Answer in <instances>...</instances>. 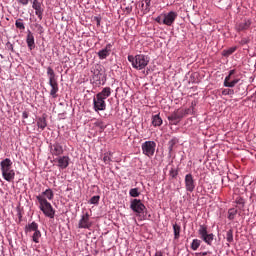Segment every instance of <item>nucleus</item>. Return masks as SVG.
<instances>
[{
    "mask_svg": "<svg viewBox=\"0 0 256 256\" xmlns=\"http://www.w3.org/2000/svg\"><path fill=\"white\" fill-rule=\"evenodd\" d=\"M6 49H8V51H12V53L15 52V50L13 48V44H11V42L6 43Z\"/></svg>",
    "mask_w": 256,
    "mask_h": 256,
    "instance_id": "58836bf2",
    "label": "nucleus"
},
{
    "mask_svg": "<svg viewBox=\"0 0 256 256\" xmlns=\"http://www.w3.org/2000/svg\"><path fill=\"white\" fill-rule=\"evenodd\" d=\"M36 199L39 203V209L45 215V217H49V219L55 218V209L53 206L47 201V198L43 196H36Z\"/></svg>",
    "mask_w": 256,
    "mask_h": 256,
    "instance_id": "20e7f679",
    "label": "nucleus"
},
{
    "mask_svg": "<svg viewBox=\"0 0 256 256\" xmlns=\"http://www.w3.org/2000/svg\"><path fill=\"white\" fill-rule=\"evenodd\" d=\"M170 175H171V177H172L173 179H175V177H177V171L171 170V171H170Z\"/></svg>",
    "mask_w": 256,
    "mask_h": 256,
    "instance_id": "a19ab883",
    "label": "nucleus"
},
{
    "mask_svg": "<svg viewBox=\"0 0 256 256\" xmlns=\"http://www.w3.org/2000/svg\"><path fill=\"white\" fill-rule=\"evenodd\" d=\"M154 256H163V252L157 251V252L154 254Z\"/></svg>",
    "mask_w": 256,
    "mask_h": 256,
    "instance_id": "09e8293b",
    "label": "nucleus"
},
{
    "mask_svg": "<svg viewBox=\"0 0 256 256\" xmlns=\"http://www.w3.org/2000/svg\"><path fill=\"white\" fill-rule=\"evenodd\" d=\"M130 197H139L141 195V192H139V188H132L129 191Z\"/></svg>",
    "mask_w": 256,
    "mask_h": 256,
    "instance_id": "473e14b6",
    "label": "nucleus"
},
{
    "mask_svg": "<svg viewBox=\"0 0 256 256\" xmlns=\"http://www.w3.org/2000/svg\"><path fill=\"white\" fill-rule=\"evenodd\" d=\"M111 93H113V90H111V87H105L102 89L101 92L96 94L97 97H100V99H107L108 97H111Z\"/></svg>",
    "mask_w": 256,
    "mask_h": 256,
    "instance_id": "aec40b11",
    "label": "nucleus"
},
{
    "mask_svg": "<svg viewBox=\"0 0 256 256\" xmlns=\"http://www.w3.org/2000/svg\"><path fill=\"white\" fill-rule=\"evenodd\" d=\"M39 239H41V231L40 230H36L33 235H32V241L34 243H39Z\"/></svg>",
    "mask_w": 256,
    "mask_h": 256,
    "instance_id": "7c9ffc66",
    "label": "nucleus"
},
{
    "mask_svg": "<svg viewBox=\"0 0 256 256\" xmlns=\"http://www.w3.org/2000/svg\"><path fill=\"white\" fill-rule=\"evenodd\" d=\"M38 196H43L44 199H48V201H53V197H55V194L53 193V190L51 188L46 189L42 194H39Z\"/></svg>",
    "mask_w": 256,
    "mask_h": 256,
    "instance_id": "5701e85b",
    "label": "nucleus"
},
{
    "mask_svg": "<svg viewBox=\"0 0 256 256\" xmlns=\"http://www.w3.org/2000/svg\"><path fill=\"white\" fill-rule=\"evenodd\" d=\"M111 157H113V152L104 153L103 162L105 163V165H109V163H111Z\"/></svg>",
    "mask_w": 256,
    "mask_h": 256,
    "instance_id": "cd10ccee",
    "label": "nucleus"
},
{
    "mask_svg": "<svg viewBox=\"0 0 256 256\" xmlns=\"http://www.w3.org/2000/svg\"><path fill=\"white\" fill-rule=\"evenodd\" d=\"M99 199H101V197H99V196H93V197L90 199L91 205H97V203H99Z\"/></svg>",
    "mask_w": 256,
    "mask_h": 256,
    "instance_id": "e433bc0d",
    "label": "nucleus"
},
{
    "mask_svg": "<svg viewBox=\"0 0 256 256\" xmlns=\"http://www.w3.org/2000/svg\"><path fill=\"white\" fill-rule=\"evenodd\" d=\"M146 8L144 9V13H149L151 11V0H145Z\"/></svg>",
    "mask_w": 256,
    "mask_h": 256,
    "instance_id": "c9c22d12",
    "label": "nucleus"
},
{
    "mask_svg": "<svg viewBox=\"0 0 256 256\" xmlns=\"http://www.w3.org/2000/svg\"><path fill=\"white\" fill-rule=\"evenodd\" d=\"M18 3H20L21 5H28L29 4V0H17Z\"/></svg>",
    "mask_w": 256,
    "mask_h": 256,
    "instance_id": "ea45409f",
    "label": "nucleus"
},
{
    "mask_svg": "<svg viewBox=\"0 0 256 256\" xmlns=\"http://www.w3.org/2000/svg\"><path fill=\"white\" fill-rule=\"evenodd\" d=\"M175 145H177V140L175 138L171 139L168 142V151H169V153L173 152V148L175 147Z\"/></svg>",
    "mask_w": 256,
    "mask_h": 256,
    "instance_id": "2f4dec72",
    "label": "nucleus"
},
{
    "mask_svg": "<svg viewBox=\"0 0 256 256\" xmlns=\"http://www.w3.org/2000/svg\"><path fill=\"white\" fill-rule=\"evenodd\" d=\"M91 221L89 220V213H85L82 215L81 219L79 220L78 223V228L79 229H90L91 227Z\"/></svg>",
    "mask_w": 256,
    "mask_h": 256,
    "instance_id": "2eb2a0df",
    "label": "nucleus"
},
{
    "mask_svg": "<svg viewBox=\"0 0 256 256\" xmlns=\"http://www.w3.org/2000/svg\"><path fill=\"white\" fill-rule=\"evenodd\" d=\"M130 209L134 211V213H137V215H141V213H144L145 209V204L141 202L139 199H133L130 204Z\"/></svg>",
    "mask_w": 256,
    "mask_h": 256,
    "instance_id": "6e6552de",
    "label": "nucleus"
},
{
    "mask_svg": "<svg viewBox=\"0 0 256 256\" xmlns=\"http://www.w3.org/2000/svg\"><path fill=\"white\" fill-rule=\"evenodd\" d=\"M129 63H132V67L134 69H138V71H141V69H145L147 65H149L150 58L147 55L138 54L135 57L132 55L128 56Z\"/></svg>",
    "mask_w": 256,
    "mask_h": 256,
    "instance_id": "7ed1b4c3",
    "label": "nucleus"
},
{
    "mask_svg": "<svg viewBox=\"0 0 256 256\" xmlns=\"http://www.w3.org/2000/svg\"><path fill=\"white\" fill-rule=\"evenodd\" d=\"M25 233H31L32 231H39V224L36 222H32L30 224H27L24 229Z\"/></svg>",
    "mask_w": 256,
    "mask_h": 256,
    "instance_id": "4be33fe9",
    "label": "nucleus"
},
{
    "mask_svg": "<svg viewBox=\"0 0 256 256\" xmlns=\"http://www.w3.org/2000/svg\"><path fill=\"white\" fill-rule=\"evenodd\" d=\"M185 189L188 193H193L195 191V178H193V174H186L184 178Z\"/></svg>",
    "mask_w": 256,
    "mask_h": 256,
    "instance_id": "9d476101",
    "label": "nucleus"
},
{
    "mask_svg": "<svg viewBox=\"0 0 256 256\" xmlns=\"http://www.w3.org/2000/svg\"><path fill=\"white\" fill-rule=\"evenodd\" d=\"M236 216H237V209L231 208V209L228 210V219H229V221H233V219H235Z\"/></svg>",
    "mask_w": 256,
    "mask_h": 256,
    "instance_id": "c756f323",
    "label": "nucleus"
},
{
    "mask_svg": "<svg viewBox=\"0 0 256 256\" xmlns=\"http://www.w3.org/2000/svg\"><path fill=\"white\" fill-rule=\"evenodd\" d=\"M157 143L155 141H146L142 144V153L146 157H153L155 155V148Z\"/></svg>",
    "mask_w": 256,
    "mask_h": 256,
    "instance_id": "423d86ee",
    "label": "nucleus"
},
{
    "mask_svg": "<svg viewBox=\"0 0 256 256\" xmlns=\"http://www.w3.org/2000/svg\"><path fill=\"white\" fill-rule=\"evenodd\" d=\"M58 167L60 169H67L69 167V156H62L57 159Z\"/></svg>",
    "mask_w": 256,
    "mask_h": 256,
    "instance_id": "412c9836",
    "label": "nucleus"
},
{
    "mask_svg": "<svg viewBox=\"0 0 256 256\" xmlns=\"http://www.w3.org/2000/svg\"><path fill=\"white\" fill-rule=\"evenodd\" d=\"M242 43H247V41H245V40H242Z\"/></svg>",
    "mask_w": 256,
    "mask_h": 256,
    "instance_id": "8fccbe9b",
    "label": "nucleus"
},
{
    "mask_svg": "<svg viewBox=\"0 0 256 256\" xmlns=\"http://www.w3.org/2000/svg\"><path fill=\"white\" fill-rule=\"evenodd\" d=\"M237 51V46H234V47H230L226 50H223L222 51V55L223 57H230V55H233V53Z\"/></svg>",
    "mask_w": 256,
    "mask_h": 256,
    "instance_id": "a878e982",
    "label": "nucleus"
},
{
    "mask_svg": "<svg viewBox=\"0 0 256 256\" xmlns=\"http://www.w3.org/2000/svg\"><path fill=\"white\" fill-rule=\"evenodd\" d=\"M15 25L17 29H20L21 31L25 30V24H23V20L21 19L16 20Z\"/></svg>",
    "mask_w": 256,
    "mask_h": 256,
    "instance_id": "f704fd0d",
    "label": "nucleus"
},
{
    "mask_svg": "<svg viewBox=\"0 0 256 256\" xmlns=\"http://www.w3.org/2000/svg\"><path fill=\"white\" fill-rule=\"evenodd\" d=\"M173 231H174V239H179V237H181V226H179L178 224H174Z\"/></svg>",
    "mask_w": 256,
    "mask_h": 256,
    "instance_id": "bb28decb",
    "label": "nucleus"
},
{
    "mask_svg": "<svg viewBox=\"0 0 256 256\" xmlns=\"http://www.w3.org/2000/svg\"><path fill=\"white\" fill-rule=\"evenodd\" d=\"M32 8L35 10V15L41 20L43 19V8H41V3L39 0H34Z\"/></svg>",
    "mask_w": 256,
    "mask_h": 256,
    "instance_id": "a211bd4d",
    "label": "nucleus"
},
{
    "mask_svg": "<svg viewBox=\"0 0 256 256\" xmlns=\"http://www.w3.org/2000/svg\"><path fill=\"white\" fill-rule=\"evenodd\" d=\"M175 19H177V12L170 11L168 14L164 15V18L162 19L163 25H167L168 27H171L173 23H175Z\"/></svg>",
    "mask_w": 256,
    "mask_h": 256,
    "instance_id": "f8f14e48",
    "label": "nucleus"
},
{
    "mask_svg": "<svg viewBox=\"0 0 256 256\" xmlns=\"http://www.w3.org/2000/svg\"><path fill=\"white\" fill-rule=\"evenodd\" d=\"M199 255L207 256V255H211V252H209V251H207V252H200Z\"/></svg>",
    "mask_w": 256,
    "mask_h": 256,
    "instance_id": "a18cd8bd",
    "label": "nucleus"
},
{
    "mask_svg": "<svg viewBox=\"0 0 256 256\" xmlns=\"http://www.w3.org/2000/svg\"><path fill=\"white\" fill-rule=\"evenodd\" d=\"M234 94H235V91L231 89H224L222 91V95H234Z\"/></svg>",
    "mask_w": 256,
    "mask_h": 256,
    "instance_id": "4c0bfd02",
    "label": "nucleus"
},
{
    "mask_svg": "<svg viewBox=\"0 0 256 256\" xmlns=\"http://www.w3.org/2000/svg\"><path fill=\"white\" fill-rule=\"evenodd\" d=\"M96 25L99 27L101 25V18L95 17Z\"/></svg>",
    "mask_w": 256,
    "mask_h": 256,
    "instance_id": "79ce46f5",
    "label": "nucleus"
},
{
    "mask_svg": "<svg viewBox=\"0 0 256 256\" xmlns=\"http://www.w3.org/2000/svg\"><path fill=\"white\" fill-rule=\"evenodd\" d=\"M226 241L228 243H233V230L232 229L227 231V233H226Z\"/></svg>",
    "mask_w": 256,
    "mask_h": 256,
    "instance_id": "72a5a7b5",
    "label": "nucleus"
},
{
    "mask_svg": "<svg viewBox=\"0 0 256 256\" xmlns=\"http://www.w3.org/2000/svg\"><path fill=\"white\" fill-rule=\"evenodd\" d=\"M22 117H23L24 119H28V118H29V112L24 111V112L22 113Z\"/></svg>",
    "mask_w": 256,
    "mask_h": 256,
    "instance_id": "37998d69",
    "label": "nucleus"
},
{
    "mask_svg": "<svg viewBox=\"0 0 256 256\" xmlns=\"http://www.w3.org/2000/svg\"><path fill=\"white\" fill-rule=\"evenodd\" d=\"M198 235L200 236V239L204 241V243H207L208 245L213 244V239H215V235H213V233L209 234V232L207 231V226L200 225Z\"/></svg>",
    "mask_w": 256,
    "mask_h": 256,
    "instance_id": "39448f33",
    "label": "nucleus"
},
{
    "mask_svg": "<svg viewBox=\"0 0 256 256\" xmlns=\"http://www.w3.org/2000/svg\"><path fill=\"white\" fill-rule=\"evenodd\" d=\"M47 77H48V85H50V95L53 99H57L59 93V82L57 81V75L55 74V70L53 68H47Z\"/></svg>",
    "mask_w": 256,
    "mask_h": 256,
    "instance_id": "f03ea898",
    "label": "nucleus"
},
{
    "mask_svg": "<svg viewBox=\"0 0 256 256\" xmlns=\"http://www.w3.org/2000/svg\"><path fill=\"white\" fill-rule=\"evenodd\" d=\"M156 23H163V18H161V16H158L156 19H155Z\"/></svg>",
    "mask_w": 256,
    "mask_h": 256,
    "instance_id": "c03bdc74",
    "label": "nucleus"
},
{
    "mask_svg": "<svg viewBox=\"0 0 256 256\" xmlns=\"http://www.w3.org/2000/svg\"><path fill=\"white\" fill-rule=\"evenodd\" d=\"M98 127H100V129H105V126L103 125V122H99Z\"/></svg>",
    "mask_w": 256,
    "mask_h": 256,
    "instance_id": "de8ad7c7",
    "label": "nucleus"
},
{
    "mask_svg": "<svg viewBox=\"0 0 256 256\" xmlns=\"http://www.w3.org/2000/svg\"><path fill=\"white\" fill-rule=\"evenodd\" d=\"M233 75H235V70H230L229 75L224 79V87H235L239 83V79L231 80Z\"/></svg>",
    "mask_w": 256,
    "mask_h": 256,
    "instance_id": "4468645a",
    "label": "nucleus"
},
{
    "mask_svg": "<svg viewBox=\"0 0 256 256\" xmlns=\"http://www.w3.org/2000/svg\"><path fill=\"white\" fill-rule=\"evenodd\" d=\"M132 10H133V9H132L131 7H129V6L125 8V11H126L127 13H131Z\"/></svg>",
    "mask_w": 256,
    "mask_h": 256,
    "instance_id": "49530a36",
    "label": "nucleus"
},
{
    "mask_svg": "<svg viewBox=\"0 0 256 256\" xmlns=\"http://www.w3.org/2000/svg\"><path fill=\"white\" fill-rule=\"evenodd\" d=\"M113 47V44L109 43L105 46V48H103L102 50H100L98 52V57L99 59H107V57H109V55H111V49Z\"/></svg>",
    "mask_w": 256,
    "mask_h": 256,
    "instance_id": "f3484780",
    "label": "nucleus"
},
{
    "mask_svg": "<svg viewBox=\"0 0 256 256\" xmlns=\"http://www.w3.org/2000/svg\"><path fill=\"white\" fill-rule=\"evenodd\" d=\"M201 247V240L199 239H194L191 243V250L192 251H197Z\"/></svg>",
    "mask_w": 256,
    "mask_h": 256,
    "instance_id": "c85d7f7f",
    "label": "nucleus"
},
{
    "mask_svg": "<svg viewBox=\"0 0 256 256\" xmlns=\"http://www.w3.org/2000/svg\"><path fill=\"white\" fill-rule=\"evenodd\" d=\"M93 105L95 111H105L107 109V103H105V99L96 96L93 98Z\"/></svg>",
    "mask_w": 256,
    "mask_h": 256,
    "instance_id": "9b49d317",
    "label": "nucleus"
},
{
    "mask_svg": "<svg viewBox=\"0 0 256 256\" xmlns=\"http://www.w3.org/2000/svg\"><path fill=\"white\" fill-rule=\"evenodd\" d=\"M94 81H105V70H103V65L96 64L93 70Z\"/></svg>",
    "mask_w": 256,
    "mask_h": 256,
    "instance_id": "1a4fd4ad",
    "label": "nucleus"
},
{
    "mask_svg": "<svg viewBox=\"0 0 256 256\" xmlns=\"http://www.w3.org/2000/svg\"><path fill=\"white\" fill-rule=\"evenodd\" d=\"M37 126L39 129H41L43 131L45 129V127H47V118H45V116L38 118Z\"/></svg>",
    "mask_w": 256,
    "mask_h": 256,
    "instance_id": "393cba45",
    "label": "nucleus"
},
{
    "mask_svg": "<svg viewBox=\"0 0 256 256\" xmlns=\"http://www.w3.org/2000/svg\"><path fill=\"white\" fill-rule=\"evenodd\" d=\"M251 19H243L241 22L236 24L235 29L238 33H241L243 31H249L251 28Z\"/></svg>",
    "mask_w": 256,
    "mask_h": 256,
    "instance_id": "ddd939ff",
    "label": "nucleus"
},
{
    "mask_svg": "<svg viewBox=\"0 0 256 256\" xmlns=\"http://www.w3.org/2000/svg\"><path fill=\"white\" fill-rule=\"evenodd\" d=\"M2 177L8 183H11L15 180V170H13V162L11 159L6 158L0 163Z\"/></svg>",
    "mask_w": 256,
    "mask_h": 256,
    "instance_id": "f257e3e1",
    "label": "nucleus"
},
{
    "mask_svg": "<svg viewBox=\"0 0 256 256\" xmlns=\"http://www.w3.org/2000/svg\"><path fill=\"white\" fill-rule=\"evenodd\" d=\"M50 153L51 155H55L56 157H60L63 155V145L59 142H55L54 144L50 145Z\"/></svg>",
    "mask_w": 256,
    "mask_h": 256,
    "instance_id": "dca6fc26",
    "label": "nucleus"
},
{
    "mask_svg": "<svg viewBox=\"0 0 256 256\" xmlns=\"http://www.w3.org/2000/svg\"><path fill=\"white\" fill-rule=\"evenodd\" d=\"M152 125L154 127H161V125H163V119H161V116H159V114L152 117Z\"/></svg>",
    "mask_w": 256,
    "mask_h": 256,
    "instance_id": "b1692460",
    "label": "nucleus"
},
{
    "mask_svg": "<svg viewBox=\"0 0 256 256\" xmlns=\"http://www.w3.org/2000/svg\"><path fill=\"white\" fill-rule=\"evenodd\" d=\"M26 43L30 51H33V49H35V36H33V32L30 30H28V33L26 36Z\"/></svg>",
    "mask_w": 256,
    "mask_h": 256,
    "instance_id": "6ab92c4d",
    "label": "nucleus"
},
{
    "mask_svg": "<svg viewBox=\"0 0 256 256\" xmlns=\"http://www.w3.org/2000/svg\"><path fill=\"white\" fill-rule=\"evenodd\" d=\"M185 115H187V111L183 109H177L168 116V121H170L172 125H177V123H179V121H181Z\"/></svg>",
    "mask_w": 256,
    "mask_h": 256,
    "instance_id": "0eeeda50",
    "label": "nucleus"
}]
</instances>
